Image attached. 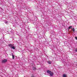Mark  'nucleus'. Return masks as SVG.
Masks as SVG:
<instances>
[{"mask_svg": "<svg viewBox=\"0 0 77 77\" xmlns=\"http://www.w3.org/2000/svg\"><path fill=\"white\" fill-rule=\"evenodd\" d=\"M47 72L48 74H50V75L51 76H53L54 75V73L53 72L49 70H47Z\"/></svg>", "mask_w": 77, "mask_h": 77, "instance_id": "f257e3e1", "label": "nucleus"}, {"mask_svg": "<svg viewBox=\"0 0 77 77\" xmlns=\"http://www.w3.org/2000/svg\"><path fill=\"white\" fill-rule=\"evenodd\" d=\"M7 61H8V60H7V59H5L2 60V63H6Z\"/></svg>", "mask_w": 77, "mask_h": 77, "instance_id": "f03ea898", "label": "nucleus"}, {"mask_svg": "<svg viewBox=\"0 0 77 77\" xmlns=\"http://www.w3.org/2000/svg\"><path fill=\"white\" fill-rule=\"evenodd\" d=\"M32 69L34 70V71H35L36 69V68L34 66L32 67Z\"/></svg>", "mask_w": 77, "mask_h": 77, "instance_id": "7ed1b4c3", "label": "nucleus"}, {"mask_svg": "<svg viewBox=\"0 0 77 77\" xmlns=\"http://www.w3.org/2000/svg\"><path fill=\"white\" fill-rule=\"evenodd\" d=\"M12 59H14L15 58V56H14V55L13 54H12Z\"/></svg>", "mask_w": 77, "mask_h": 77, "instance_id": "20e7f679", "label": "nucleus"}, {"mask_svg": "<svg viewBox=\"0 0 77 77\" xmlns=\"http://www.w3.org/2000/svg\"><path fill=\"white\" fill-rule=\"evenodd\" d=\"M72 31H73V32H75V29H74V28H73L72 29Z\"/></svg>", "mask_w": 77, "mask_h": 77, "instance_id": "39448f33", "label": "nucleus"}, {"mask_svg": "<svg viewBox=\"0 0 77 77\" xmlns=\"http://www.w3.org/2000/svg\"><path fill=\"white\" fill-rule=\"evenodd\" d=\"M72 26H70L69 27L68 29H72Z\"/></svg>", "mask_w": 77, "mask_h": 77, "instance_id": "423d86ee", "label": "nucleus"}, {"mask_svg": "<svg viewBox=\"0 0 77 77\" xmlns=\"http://www.w3.org/2000/svg\"><path fill=\"white\" fill-rule=\"evenodd\" d=\"M9 47H11V48H12V46H13V45H11V44H9L8 45Z\"/></svg>", "mask_w": 77, "mask_h": 77, "instance_id": "0eeeda50", "label": "nucleus"}, {"mask_svg": "<svg viewBox=\"0 0 77 77\" xmlns=\"http://www.w3.org/2000/svg\"><path fill=\"white\" fill-rule=\"evenodd\" d=\"M11 48H13V49H15V47L14 46H12V47H11Z\"/></svg>", "mask_w": 77, "mask_h": 77, "instance_id": "6e6552de", "label": "nucleus"}, {"mask_svg": "<svg viewBox=\"0 0 77 77\" xmlns=\"http://www.w3.org/2000/svg\"><path fill=\"white\" fill-rule=\"evenodd\" d=\"M63 77H66V75L65 74L63 75Z\"/></svg>", "mask_w": 77, "mask_h": 77, "instance_id": "1a4fd4ad", "label": "nucleus"}, {"mask_svg": "<svg viewBox=\"0 0 77 77\" xmlns=\"http://www.w3.org/2000/svg\"><path fill=\"white\" fill-rule=\"evenodd\" d=\"M48 63H49V64H51V61H48Z\"/></svg>", "mask_w": 77, "mask_h": 77, "instance_id": "9d476101", "label": "nucleus"}, {"mask_svg": "<svg viewBox=\"0 0 77 77\" xmlns=\"http://www.w3.org/2000/svg\"><path fill=\"white\" fill-rule=\"evenodd\" d=\"M8 22H7V21H5V24H8Z\"/></svg>", "mask_w": 77, "mask_h": 77, "instance_id": "9b49d317", "label": "nucleus"}, {"mask_svg": "<svg viewBox=\"0 0 77 77\" xmlns=\"http://www.w3.org/2000/svg\"><path fill=\"white\" fill-rule=\"evenodd\" d=\"M21 2H22V1H21V2H18V3H21Z\"/></svg>", "mask_w": 77, "mask_h": 77, "instance_id": "f8f14e48", "label": "nucleus"}, {"mask_svg": "<svg viewBox=\"0 0 77 77\" xmlns=\"http://www.w3.org/2000/svg\"><path fill=\"white\" fill-rule=\"evenodd\" d=\"M75 39H76V40H77V37H75Z\"/></svg>", "mask_w": 77, "mask_h": 77, "instance_id": "ddd939ff", "label": "nucleus"}, {"mask_svg": "<svg viewBox=\"0 0 77 77\" xmlns=\"http://www.w3.org/2000/svg\"><path fill=\"white\" fill-rule=\"evenodd\" d=\"M15 77H18V75H16Z\"/></svg>", "mask_w": 77, "mask_h": 77, "instance_id": "4468645a", "label": "nucleus"}, {"mask_svg": "<svg viewBox=\"0 0 77 77\" xmlns=\"http://www.w3.org/2000/svg\"><path fill=\"white\" fill-rule=\"evenodd\" d=\"M76 66H77V64H76Z\"/></svg>", "mask_w": 77, "mask_h": 77, "instance_id": "2eb2a0df", "label": "nucleus"}]
</instances>
